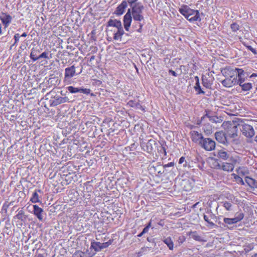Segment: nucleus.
Instances as JSON below:
<instances>
[{
	"mask_svg": "<svg viewBox=\"0 0 257 257\" xmlns=\"http://www.w3.org/2000/svg\"><path fill=\"white\" fill-rule=\"evenodd\" d=\"M179 12L190 22L201 21L199 11L193 10L187 5H183Z\"/></svg>",
	"mask_w": 257,
	"mask_h": 257,
	"instance_id": "f257e3e1",
	"label": "nucleus"
},
{
	"mask_svg": "<svg viewBox=\"0 0 257 257\" xmlns=\"http://www.w3.org/2000/svg\"><path fill=\"white\" fill-rule=\"evenodd\" d=\"M131 8V15H132L134 20L139 22L143 20L144 18L142 13L144 9V6L139 2L135 4L134 6Z\"/></svg>",
	"mask_w": 257,
	"mask_h": 257,
	"instance_id": "f03ea898",
	"label": "nucleus"
},
{
	"mask_svg": "<svg viewBox=\"0 0 257 257\" xmlns=\"http://www.w3.org/2000/svg\"><path fill=\"white\" fill-rule=\"evenodd\" d=\"M238 128L242 135L246 138H251L254 135V129L250 124L244 123H239Z\"/></svg>",
	"mask_w": 257,
	"mask_h": 257,
	"instance_id": "7ed1b4c3",
	"label": "nucleus"
},
{
	"mask_svg": "<svg viewBox=\"0 0 257 257\" xmlns=\"http://www.w3.org/2000/svg\"><path fill=\"white\" fill-rule=\"evenodd\" d=\"M208 215L203 214V218L208 224L206 226L211 228H216L217 226L214 222L217 221V216L211 211L208 212Z\"/></svg>",
	"mask_w": 257,
	"mask_h": 257,
	"instance_id": "20e7f679",
	"label": "nucleus"
},
{
	"mask_svg": "<svg viewBox=\"0 0 257 257\" xmlns=\"http://www.w3.org/2000/svg\"><path fill=\"white\" fill-rule=\"evenodd\" d=\"M201 148L207 151L214 150L215 148V142L210 138H203V139L199 143Z\"/></svg>",
	"mask_w": 257,
	"mask_h": 257,
	"instance_id": "39448f33",
	"label": "nucleus"
},
{
	"mask_svg": "<svg viewBox=\"0 0 257 257\" xmlns=\"http://www.w3.org/2000/svg\"><path fill=\"white\" fill-rule=\"evenodd\" d=\"M228 162H223L222 166V170L226 172H232L235 164L237 163V160L231 157L228 160Z\"/></svg>",
	"mask_w": 257,
	"mask_h": 257,
	"instance_id": "423d86ee",
	"label": "nucleus"
},
{
	"mask_svg": "<svg viewBox=\"0 0 257 257\" xmlns=\"http://www.w3.org/2000/svg\"><path fill=\"white\" fill-rule=\"evenodd\" d=\"M204 112L205 113V116H207V117L211 122L220 123L223 121L221 116H217L214 115V113L209 109H205Z\"/></svg>",
	"mask_w": 257,
	"mask_h": 257,
	"instance_id": "0eeeda50",
	"label": "nucleus"
},
{
	"mask_svg": "<svg viewBox=\"0 0 257 257\" xmlns=\"http://www.w3.org/2000/svg\"><path fill=\"white\" fill-rule=\"evenodd\" d=\"M236 76L237 77V84H240L243 83L246 78L248 76V74L242 69L236 68Z\"/></svg>",
	"mask_w": 257,
	"mask_h": 257,
	"instance_id": "6e6552de",
	"label": "nucleus"
},
{
	"mask_svg": "<svg viewBox=\"0 0 257 257\" xmlns=\"http://www.w3.org/2000/svg\"><path fill=\"white\" fill-rule=\"evenodd\" d=\"M53 99L50 100V105L55 106L60 104L64 103L65 102H69V99L65 97H61L59 96H55L53 97Z\"/></svg>",
	"mask_w": 257,
	"mask_h": 257,
	"instance_id": "1a4fd4ad",
	"label": "nucleus"
},
{
	"mask_svg": "<svg viewBox=\"0 0 257 257\" xmlns=\"http://www.w3.org/2000/svg\"><path fill=\"white\" fill-rule=\"evenodd\" d=\"M123 26L125 30L128 31L132 21V17L131 15V9H128L127 13L123 17Z\"/></svg>",
	"mask_w": 257,
	"mask_h": 257,
	"instance_id": "9d476101",
	"label": "nucleus"
},
{
	"mask_svg": "<svg viewBox=\"0 0 257 257\" xmlns=\"http://www.w3.org/2000/svg\"><path fill=\"white\" fill-rule=\"evenodd\" d=\"M236 68H233L231 67H226L221 70L222 74L225 77H236Z\"/></svg>",
	"mask_w": 257,
	"mask_h": 257,
	"instance_id": "9b49d317",
	"label": "nucleus"
},
{
	"mask_svg": "<svg viewBox=\"0 0 257 257\" xmlns=\"http://www.w3.org/2000/svg\"><path fill=\"white\" fill-rule=\"evenodd\" d=\"M33 213L40 221L44 220V211L37 205H33Z\"/></svg>",
	"mask_w": 257,
	"mask_h": 257,
	"instance_id": "f8f14e48",
	"label": "nucleus"
},
{
	"mask_svg": "<svg viewBox=\"0 0 257 257\" xmlns=\"http://www.w3.org/2000/svg\"><path fill=\"white\" fill-rule=\"evenodd\" d=\"M238 128V124L236 125L234 123H230L228 126V135L233 138L236 137Z\"/></svg>",
	"mask_w": 257,
	"mask_h": 257,
	"instance_id": "ddd939ff",
	"label": "nucleus"
},
{
	"mask_svg": "<svg viewBox=\"0 0 257 257\" xmlns=\"http://www.w3.org/2000/svg\"><path fill=\"white\" fill-rule=\"evenodd\" d=\"M221 84L225 87H231L237 84V77H225V79L221 81Z\"/></svg>",
	"mask_w": 257,
	"mask_h": 257,
	"instance_id": "4468645a",
	"label": "nucleus"
},
{
	"mask_svg": "<svg viewBox=\"0 0 257 257\" xmlns=\"http://www.w3.org/2000/svg\"><path fill=\"white\" fill-rule=\"evenodd\" d=\"M127 7V2L126 1H123L116 8L114 14L117 16H120L122 15Z\"/></svg>",
	"mask_w": 257,
	"mask_h": 257,
	"instance_id": "2eb2a0df",
	"label": "nucleus"
},
{
	"mask_svg": "<svg viewBox=\"0 0 257 257\" xmlns=\"http://www.w3.org/2000/svg\"><path fill=\"white\" fill-rule=\"evenodd\" d=\"M215 137L216 141L219 143L226 145L227 143L225 134L223 132H217L215 134Z\"/></svg>",
	"mask_w": 257,
	"mask_h": 257,
	"instance_id": "dca6fc26",
	"label": "nucleus"
},
{
	"mask_svg": "<svg viewBox=\"0 0 257 257\" xmlns=\"http://www.w3.org/2000/svg\"><path fill=\"white\" fill-rule=\"evenodd\" d=\"M192 141L194 143H199L203 139V135L197 131H193L190 132Z\"/></svg>",
	"mask_w": 257,
	"mask_h": 257,
	"instance_id": "f3484780",
	"label": "nucleus"
},
{
	"mask_svg": "<svg viewBox=\"0 0 257 257\" xmlns=\"http://www.w3.org/2000/svg\"><path fill=\"white\" fill-rule=\"evenodd\" d=\"M0 19L3 24L5 25V27H7L8 25L11 22L12 18L10 15H7L6 13H2L0 16Z\"/></svg>",
	"mask_w": 257,
	"mask_h": 257,
	"instance_id": "a211bd4d",
	"label": "nucleus"
},
{
	"mask_svg": "<svg viewBox=\"0 0 257 257\" xmlns=\"http://www.w3.org/2000/svg\"><path fill=\"white\" fill-rule=\"evenodd\" d=\"M75 74V67L74 65L65 68V77L70 78L73 77Z\"/></svg>",
	"mask_w": 257,
	"mask_h": 257,
	"instance_id": "6ab92c4d",
	"label": "nucleus"
},
{
	"mask_svg": "<svg viewBox=\"0 0 257 257\" xmlns=\"http://www.w3.org/2000/svg\"><path fill=\"white\" fill-rule=\"evenodd\" d=\"M157 144L156 142L152 139L148 141L146 144V151L148 153H152L154 149V146Z\"/></svg>",
	"mask_w": 257,
	"mask_h": 257,
	"instance_id": "aec40b11",
	"label": "nucleus"
},
{
	"mask_svg": "<svg viewBox=\"0 0 257 257\" xmlns=\"http://www.w3.org/2000/svg\"><path fill=\"white\" fill-rule=\"evenodd\" d=\"M127 104L131 107H135L142 111H145V107L141 105L139 102L131 100L127 102Z\"/></svg>",
	"mask_w": 257,
	"mask_h": 257,
	"instance_id": "412c9836",
	"label": "nucleus"
},
{
	"mask_svg": "<svg viewBox=\"0 0 257 257\" xmlns=\"http://www.w3.org/2000/svg\"><path fill=\"white\" fill-rule=\"evenodd\" d=\"M213 80L212 79H208L206 76L203 75L202 77V83L207 88H211Z\"/></svg>",
	"mask_w": 257,
	"mask_h": 257,
	"instance_id": "4be33fe9",
	"label": "nucleus"
},
{
	"mask_svg": "<svg viewBox=\"0 0 257 257\" xmlns=\"http://www.w3.org/2000/svg\"><path fill=\"white\" fill-rule=\"evenodd\" d=\"M245 181L250 187L257 188V182H256L254 179L246 176L245 178Z\"/></svg>",
	"mask_w": 257,
	"mask_h": 257,
	"instance_id": "5701e85b",
	"label": "nucleus"
},
{
	"mask_svg": "<svg viewBox=\"0 0 257 257\" xmlns=\"http://www.w3.org/2000/svg\"><path fill=\"white\" fill-rule=\"evenodd\" d=\"M107 26L114 27L117 29L121 27L122 25L120 21L110 19L107 22Z\"/></svg>",
	"mask_w": 257,
	"mask_h": 257,
	"instance_id": "b1692460",
	"label": "nucleus"
},
{
	"mask_svg": "<svg viewBox=\"0 0 257 257\" xmlns=\"http://www.w3.org/2000/svg\"><path fill=\"white\" fill-rule=\"evenodd\" d=\"M124 34L122 27L117 28V31L114 34L113 39L115 40H121L122 36Z\"/></svg>",
	"mask_w": 257,
	"mask_h": 257,
	"instance_id": "393cba45",
	"label": "nucleus"
},
{
	"mask_svg": "<svg viewBox=\"0 0 257 257\" xmlns=\"http://www.w3.org/2000/svg\"><path fill=\"white\" fill-rule=\"evenodd\" d=\"M27 216L24 214V211L21 210L14 217V219H18L22 222H25L26 220Z\"/></svg>",
	"mask_w": 257,
	"mask_h": 257,
	"instance_id": "a878e982",
	"label": "nucleus"
},
{
	"mask_svg": "<svg viewBox=\"0 0 257 257\" xmlns=\"http://www.w3.org/2000/svg\"><path fill=\"white\" fill-rule=\"evenodd\" d=\"M217 156L219 158L222 159L224 160H226L230 158H229V155L223 150H219L217 153Z\"/></svg>",
	"mask_w": 257,
	"mask_h": 257,
	"instance_id": "bb28decb",
	"label": "nucleus"
},
{
	"mask_svg": "<svg viewBox=\"0 0 257 257\" xmlns=\"http://www.w3.org/2000/svg\"><path fill=\"white\" fill-rule=\"evenodd\" d=\"M73 257H92V255L88 252L77 251L73 254Z\"/></svg>",
	"mask_w": 257,
	"mask_h": 257,
	"instance_id": "cd10ccee",
	"label": "nucleus"
},
{
	"mask_svg": "<svg viewBox=\"0 0 257 257\" xmlns=\"http://www.w3.org/2000/svg\"><path fill=\"white\" fill-rule=\"evenodd\" d=\"M40 51L39 50L33 48L30 54L31 59L33 60V61L38 60V54L40 53Z\"/></svg>",
	"mask_w": 257,
	"mask_h": 257,
	"instance_id": "c85d7f7f",
	"label": "nucleus"
},
{
	"mask_svg": "<svg viewBox=\"0 0 257 257\" xmlns=\"http://www.w3.org/2000/svg\"><path fill=\"white\" fill-rule=\"evenodd\" d=\"M37 192H39L40 193H41L42 191L41 190H36L33 194L32 197H31L30 200L33 203H37L40 202V200L39 199V196L37 193Z\"/></svg>",
	"mask_w": 257,
	"mask_h": 257,
	"instance_id": "c756f323",
	"label": "nucleus"
},
{
	"mask_svg": "<svg viewBox=\"0 0 257 257\" xmlns=\"http://www.w3.org/2000/svg\"><path fill=\"white\" fill-rule=\"evenodd\" d=\"M163 242L167 245L169 249L173 250L174 248V243L170 237H168L163 240Z\"/></svg>",
	"mask_w": 257,
	"mask_h": 257,
	"instance_id": "7c9ffc66",
	"label": "nucleus"
},
{
	"mask_svg": "<svg viewBox=\"0 0 257 257\" xmlns=\"http://www.w3.org/2000/svg\"><path fill=\"white\" fill-rule=\"evenodd\" d=\"M91 248H93L95 251H99L102 250L101 242L93 241L91 243Z\"/></svg>",
	"mask_w": 257,
	"mask_h": 257,
	"instance_id": "2f4dec72",
	"label": "nucleus"
},
{
	"mask_svg": "<svg viewBox=\"0 0 257 257\" xmlns=\"http://www.w3.org/2000/svg\"><path fill=\"white\" fill-rule=\"evenodd\" d=\"M232 201L228 202L226 201L221 202V204H222L223 206L226 209V210L229 211L231 210V207L232 206Z\"/></svg>",
	"mask_w": 257,
	"mask_h": 257,
	"instance_id": "473e14b6",
	"label": "nucleus"
},
{
	"mask_svg": "<svg viewBox=\"0 0 257 257\" xmlns=\"http://www.w3.org/2000/svg\"><path fill=\"white\" fill-rule=\"evenodd\" d=\"M239 86L241 87L242 90L243 91H248L249 90L252 88V84L251 83H242L239 84Z\"/></svg>",
	"mask_w": 257,
	"mask_h": 257,
	"instance_id": "72a5a7b5",
	"label": "nucleus"
},
{
	"mask_svg": "<svg viewBox=\"0 0 257 257\" xmlns=\"http://www.w3.org/2000/svg\"><path fill=\"white\" fill-rule=\"evenodd\" d=\"M194 89L195 91L197 92V94H205V92L203 91L201 88V86L200 85L199 82H196L195 85L194 87Z\"/></svg>",
	"mask_w": 257,
	"mask_h": 257,
	"instance_id": "f704fd0d",
	"label": "nucleus"
},
{
	"mask_svg": "<svg viewBox=\"0 0 257 257\" xmlns=\"http://www.w3.org/2000/svg\"><path fill=\"white\" fill-rule=\"evenodd\" d=\"M223 221L226 224H227L229 225H231V224L237 223V221L234 217L232 218H224Z\"/></svg>",
	"mask_w": 257,
	"mask_h": 257,
	"instance_id": "c9c22d12",
	"label": "nucleus"
},
{
	"mask_svg": "<svg viewBox=\"0 0 257 257\" xmlns=\"http://www.w3.org/2000/svg\"><path fill=\"white\" fill-rule=\"evenodd\" d=\"M67 89L71 93L79 92L80 91V88L74 87L72 86L67 87Z\"/></svg>",
	"mask_w": 257,
	"mask_h": 257,
	"instance_id": "e433bc0d",
	"label": "nucleus"
},
{
	"mask_svg": "<svg viewBox=\"0 0 257 257\" xmlns=\"http://www.w3.org/2000/svg\"><path fill=\"white\" fill-rule=\"evenodd\" d=\"M179 164L182 165L183 167L185 168L187 166V162L184 157H181L179 160Z\"/></svg>",
	"mask_w": 257,
	"mask_h": 257,
	"instance_id": "4c0bfd02",
	"label": "nucleus"
},
{
	"mask_svg": "<svg viewBox=\"0 0 257 257\" xmlns=\"http://www.w3.org/2000/svg\"><path fill=\"white\" fill-rule=\"evenodd\" d=\"M191 235L192 238L197 241H200L201 237L199 236L196 231H193L191 232Z\"/></svg>",
	"mask_w": 257,
	"mask_h": 257,
	"instance_id": "58836bf2",
	"label": "nucleus"
},
{
	"mask_svg": "<svg viewBox=\"0 0 257 257\" xmlns=\"http://www.w3.org/2000/svg\"><path fill=\"white\" fill-rule=\"evenodd\" d=\"M243 213L239 212L235 214L234 218L236 219L237 222H238L241 220L243 218Z\"/></svg>",
	"mask_w": 257,
	"mask_h": 257,
	"instance_id": "ea45409f",
	"label": "nucleus"
},
{
	"mask_svg": "<svg viewBox=\"0 0 257 257\" xmlns=\"http://www.w3.org/2000/svg\"><path fill=\"white\" fill-rule=\"evenodd\" d=\"M230 28L233 32H236L239 29V26L236 23H233L230 25Z\"/></svg>",
	"mask_w": 257,
	"mask_h": 257,
	"instance_id": "a19ab883",
	"label": "nucleus"
},
{
	"mask_svg": "<svg viewBox=\"0 0 257 257\" xmlns=\"http://www.w3.org/2000/svg\"><path fill=\"white\" fill-rule=\"evenodd\" d=\"M112 240L110 239L107 242L101 243V246L102 249L107 247L109 245H110L112 243Z\"/></svg>",
	"mask_w": 257,
	"mask_h": 257,
	"instance_id": "79ce46f5",
	"label": "nucleus"
},
{
	"mask_svg": "<svg viewBox=\"0 0 257 257\" xmlns=\"http://www.w3.org/2000/svg\"><path fill=\"white\" fill-rule=\"evenodd\" d=\"M48 54H49V53L48 52L45 51V52H43L41 55H40L38 56V59H40V58H46V59H49V58L48 57Z\"/></svg>",
	"mask_w": 257,
	"mask_h": 257,
	"instance_id": "37998d69",
	"label": "nucleus"
},
{
	"mask_svg": "<svg viewBox=\"0 0 257 257\" xmlns=\"http://www.w3.org/2000/svg\"><path fill=\"white\" fill-rule=\"evenodd\" d=\"M90 91L91 90L90 89L80 88L79 92L80 93L88 94L90 93Z\"/></svg>",
	"mask_w": 257,
	"mask_h": 257,
	"instance_id": "c03bdc74",
	"label": "nucleus"
},
{
	"mask_svg": "<svg viewBox=\"0 0 257 257\" xmlns=\"http://www.w3.org/2000/svg\"><path fill=\"white\" fill-rule=\"evenodd\" d=\"M174 166V162H170V163H169L167 164H165L163 166V168L164 169H165L166 171H168V170H167V168H169V167H172Z\"/></svg>",
	"mask_w": 257,
	"mask_h": 257,
	"instance_id": "a18cd8bd",
	"label": "nucleus"
},
{
	"mask_svg": "<svg viewBox=\"0 0 257 257\" xmlns=\"http://www.w3.org/2000/svg\"><path fill=\"white\" fill-rule=\"evenodd\" d=\"M20 37V36L19 34H16L15 35V36H14L15 42L13 44L12 46H15V45H16V44L19 41Z\"/></svg>",
	"mask_w": 257,
	"mask_h": 257,
	"instance_id": "49530a36",
	"label": "nucleus"
},
{
	"mask_svg": "<svg viewBox=\"0 0 257 257\" xmlns=\"http://www.w3.org/2000/svg\"><path fill=\"white\" fill-rule=\"evenodd\" d=\"M11 205V203H8V201H6L3 206V210H5L7 211L8 208L9 207V206Z\"/></svg>",
	"mask_w": 257,
	"mask_h": 257,
	"instance_id": "de8ad7c7",
	"label": "nucleus"
},
{
	"mask_svg": "<svg viewBox=\"0 0 257 257\" xmlns=\"http://www.w3.org/2000/svg\"><path fill=\"white\" fill-rule=\"evenodd\" d=\"M138 22H139L138 23V24H137V25L135 26V27H137V26H138V25H139V28L138 29H137V31L138 32L141 33L142 32V27H143L144 24L141 23V22H139V21H138Z\"/></svg>",
	"mask_w": 257,
	"mask_h": 257,
	"instance_id": "09e8293b",
	"label": "nucleus"
},
{
	"mask_svg": "<svg viewBox=\"0 0 257 257\" xmlns=\"http://www.w3.org/2000/svg\"><path fill=\"white\" fill-rule=\"evenodd\" d=\"M138 22H139L138 23V24H137V25L135 26V27H137V26H138V25H139V28L138 29H137V31L138 32L141 33L142 32V27H143L144 24L141 23V22H139V21H138Z\"/></svg>",
	"mask_w": 257,
	"mask_h": 257,
	"instance_id": "8fccbe9b",
	"label": "nucleus"
},
{
	"mask_svg": "<svg viewBox=\"0 0 257 257\" xmlns=\"http://www.w3.org/2000/svg\"><path fill=\"white\" fill-rule=\"evenodd\" d=\"M160 152L161 153L164 154V156H166L167 152L166 150L164 147H163L162 145H161V149L160 150Z\"/></svg>",
	"mask_w": 257,
	"mask_h": 257,
	"instance_id": "3c124183",
	"label": "nucleus"
},
{
	"mask_svg": "<svg viewBox=\"0 0 257 257\" xmlns=\"http://www.w3.org/2000/svg\"><path fill=\"white\" fill-rule=\"evenodd\" d=\"M138 0H128V3L129 4L131 7L134 6L135 4L137 3V2Z\"/></svg>",
	"mask_w": 257,
	"mask_h": 257,
	"instance_id": "603ef678",
	"label": "nucleus"
},
{
	"mask_svg": "<svg viewBox=\"0 0 257 257\" xmlns=\"http://www.w3.org/2000/svg\"><path fill=\"white\" fill-rule=\"evenodd\" d=\"M253 248V245L251 244H250L248 246H246L244 250L246 252H248L249 250H251Z\"/></svg>",
	"mask_w": 257,
	"mask_h": 257,
	"instance_id": "864d4df0",
	"label": "nucleus"
},
{
	"mask_svg": "<svg viewBox=\"0 0 257 257\" xmlns=\"http://www.w3.org/2000/svg\"><path fill=\"white\" fill-rule=\"evenodd\" d=\"M247 48L248 50L251 51L253 54H255L256 53L255 50L254 48H253L251 46H247Z\"/></svg>",
	"mask_w": 257,
	"mask_h": 257,
	"instance_id": "5fc2aeb1",
	"label": "nucleus"
},
{
	"mask_svg": "<svg viewBox=\"0 0 257 257\" xmlns=\"http://www.w3.org/2000/svg\"><path fill=\"white\" fill-rule=\"evenodd\" d=\"M9 38H10V37L9 36L7 35V36L2 37L1 38V40L2 41L6 42L8 41V39Z\"/></svg>",
	"mask_w": 257,
	"mask_h": 257,
	"instance_id": "6e6d98bb",
	"label": "nucleus"
},
{
	"mask_svg": "<svg viewBox=\"0 0 257 257\" xmlns=\"http://www.w3.org/2000/svg\"><path fill=\"white\" fill-rule=\"evenodd\" d=\"M169 73L172 75L173 76L176 77L177 76V73L172 70H169Z\"/></svg>",
	"mask_w": 257,
	"mask_h": 257,
	"instance_id": "4d7b16f0",
	"label": "nucleus"
},
{
	"mask_svg": "<svg viewBox=\"0 0 257 257\" xmlns=\"http://www.w3.org/2000/svg\"><path fill=\"white\" fill-rule=\"evenodd\" d=\"M222 166H223V163L222 164L217 163V165H216V168L217 169L222 170Z\"/></svg>",
	"mask_w": 257,
	"mask_h": 257,
	"instance_id": "13d9d810",
	"label": "nucleus"
},
{
	"mask_svg": "<svg viewBox=\"0 0 257 257\" xmlns=\"http://www.w3.org/2000/svg\"><path fill=\"white\" fill-rule=\"evenodd\" d=\"M149 228H148V227H146H146L143 229V231H142L143 233H144V234H145V233H146L148 232V231H149Z\"/></svg>",
	"mask_w": 257,
	"mask_h": 257,
	"instance_id": "bf43d9fd",
	"label": "nucleus"
},
{
	"mask_svg": "<svg viewBox=\"0 0 257 257\" xmlns=\"http://www.w3.org/2000/svg\"><path fill=\"white\" fill-rule=\"evenodd\" d=\"M207 117V116H205V113L200 118L201 121L204 122L205 121V119Z\"/></svg>",
	"mask_w": 257,
	"mask_h": 257,
	"instance_id": "052dcab7",
	"label": "nucleus"
},
{
	"mask_svg": "<svg viewBox=\"0 0 257 257\" xmlns=\"http://www.w3.org/2000/svg\"><path fill=\"white\" fill-rule=\"evenodd\" d=\"M203 122L201 121V119H198L197 120L196 124L200 125Z\"/></svg>",
	"mask_w": 257,
	"mask_h": 257,
	"instance_id": "680f3d73",
	"label": "nucleus"
},
{
	"mask_svg": "<svg viewBox=\"0 0 257 257\" xmlns=\"http://www.w3.org/2000/svg\"><path fill=\"white\" fill-rule=\"evenodd\" d=\"M237 177L239 179V180L240 182L241 183V184L242 185H244V182H243V181L242 179V178H241L240 177H239V176H237Z\"/></svg>",
	"mask_w": 257,
	"mask_h": 257,
	"instance_id": "e2e57ef3",
	"label": "nucleus"
},
{
	"mask_svg": "<svg viewBox=\"0 0 257 257\" xmlns=\"http://www.w3.org/2000/svg\"><path fill=\"white\" fill-rule=\"evenodd\" d=\"M95 56H94V55L92 56L89 59V62H92L93 60H94L95 59Z\"/></svg>",
	"mask_w": 257,
	"mask_h": 257,
	"instance_id": "0e129e2a",
	"label": "nucleus"
},
{
	"mask_svg": "<svg viewBox=\"0 0 257 257\" xmlns=\"http://www.w3.org/2000/svg\"><path fill=\"white\" fill-rule=\"evenodd\" d=\"M195 79L196 80V82H199V78L198 76H195Z\"/></svg>",
	"mask_w": 257,
	"mask_h": 257,
	"instance_id": "69168bd1",
	"label": "nucleus"
},
{
	"mask_svg": "<svg viewBox=\"0 0 257 257\" xmlns=\"http://www.w3.org/2000/svg\"><path fill=\"white\" fill-rule=\"evenodd\" d=\"M151 226V220L150 221V222H149L148 225L146 226V227H148V228H150Z\"/></svg>",
	"mask_w": 257,
	"mask_h": 257,
	"instance_id": "338daca9",
	"label": "nucleus"
},
{
	"mask_svg": "<svg viewBox=\"0 0 257 257\" xmlns=\"http://www.w3.org/2000/svg\"><path fill=\"white\" fill-rule=\"evenodd\" d=\"M256 76H257V74H256V73H252L250 77H256Z\"/></svg>",
	"mask_w": 257,
	"mask_h": 257,
	"instance_id": "774afa93",
	"label": "nucleus"
}]
</instances>
